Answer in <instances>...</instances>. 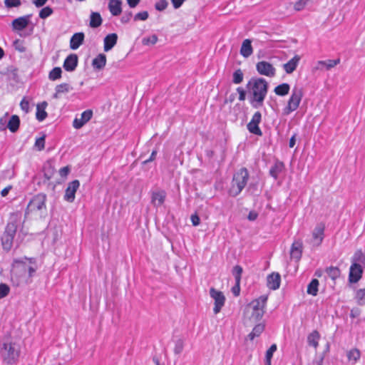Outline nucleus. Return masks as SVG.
<instances>
[{"mask_svg": "<svg viewBox=\"0 0 365 365\" xmlns=\"http://www.w3.org/2000/svg\"><path fill=\"white\" fill-rule=\"evenodd\" d=\"M277 350V345L275 344H272L269 349L266 351V361L265 365H271V360L273 356V354Z\"/></svg>", "mask_w": 365, "mask_h": 365, "instance_id": "40", "label": "nucleus"}, {"mask_svg": "<svg viewBox=\"0 0 365 365\" xmlns=\"http://www.w3.org/2000/svg\"><path fill=\"white\" fill-rule=\"evenodd\" d=\"M324 357L321 356L313 361L312 365H323Z\"/></svg>", "mask_w": 365, "mask_h": 365, "instance_id": "64", "label": "nucleus"}, {"mask_svg": "<svg viewBox=\"0 0 365 365\" xmlns=\"http://www.w3.org/2000/svg\"><path fill=\"white\" fill-rule=\"evenodd\" d=\"M14 46L16 50H17L18 51H19L21 53H24L26 51V48L24 46V41H22L21 39L15 40L14 41Z\"/></svg>", "mask_w": 365, "mask_h": 365, "instance_id": "45", "label": "nucleus"}, {"mask_svg": "<svg viewBox=\"0 0 365 365\" xmlns=\"http://www.w3.org/2000/svg\"><path fill=\"white\" fill-rule=\"evenodd\" d=\"M355 299L358 304L365 305V288L359 289L356 291Z\"/></svg>", "mask_w": 365, "mask_h": 365, "instance_id": "38", "label": "nucleus"}, {"mask_svg": "<svg viewBox=\"0 0 365 365\" xmlns=\"http://www.w3.org/2000/svg\"><path fill=\"white\" fill-rule=\"evenodd\" d=\"M280 275L278 273L273 272L267 277V287L273 290L277 289L280 286Z\"/></svg>", "mask_w": 365, "mask_h": 365, "instance_id": "20", "label": "nucleus"}, {"mask_svg": "<svg viewBox=\"0 0 365 365\" xmlns=\"http://www.w3.org/2000/svg\"><path fill=\"white\" fill-rule=\"evenodd\" d=\"M127 2L130 7L134 8L138 4L140 0H127Z\"/></svg>", "mask_w": 365, "mask_h": 365, "instance_id": "62", "label": "nucleus"}, {"mask_svg": "<svg viewBox=\"0 0 365 365\" xmlns=\"http://www.w3.org/2000/svg\"><path fill=\"white\" fill-rule=\"evenodd\" d=\"M190 219L194 226H197L200 224V217L197 215H192Z\"/></svg>", "mask_w": 365, "mask_h": 365, "instance_id": "57", "label": "nucleus"}, {"mask_svg": "<svg viewBox=\"0 0 365 365\" xmlns=\"http://www.w3.org/2000/svg\"><path fill=\"white\" fill-rule=\"evenodd\" d=\"M47 106L48 103L46 101H43L36 106V119L40 122L44 120L47 117V113L46 111Z\"/></svg>", "mask_w": 365, "mask_h": 365, "instance_id": "24", "label": "nucleus"}, {"mask_svg": "<svg viewBox=\"0 0 365 365\" xmlns=\"http://www.w3.org/2000/svg\"><path fill=\"white\" fill-rule=\"evenodd\" d=\"M210 295L214 300L213 312L217 314L221 311L222 308L225 305V297L222 292L212 287L210 289Z\"/></svg>", "mask_w": 365, "mask_h": 365, "instance_id": "8", "label": "nucleus"}, {"mask_svg": "<svg viewBox=\"0 0 365 365\" xmlns=\"http://www.w3.org/2000/svg\"><path fill=\"white\" fill-rule=\"evenodd\" d=\"M4 4L7 8L16 7L21 4V0H5Z\"/></svg>", "mask_w": 365, "mask_h": 365, "instance_id": "52", "label": "nucleus"}, {"mask_svg": "<svg viewBox=\"0 0 365 365\" xmlns=\"http://www.w3.org/2000/svg\"><path fill=\"white\" fill-rule=\"evenodd\" d=\"M168 5V2L166 0H158L155 4V8L159 11H164Z\"/></svg>", "mask_w": 365, "mask_h": 365, "instance_id": "49", "label": "nucleus"}, {"mask_svg": "<svg viewBox=\"0 0 365 365\" xmlns=\"http://www.w3.org/2000/svg\"><path fill=\"white\" fill-rule=\"evenodd\" d=\"M310 0H298L294 5V9L296 11H302L308 4Z\"/></svg>", "mask_w": 365, "mask_h": 365, "instance_id": "47", "label": "nucleus"}, {"mask_svg": "<svg viewBox=\"0 0 365 365\" xmlns=\"http://www.w3.org/2000/svg\"><path fill=\"white\" fill-rule=\"evenodd\" d=\"M93 116L91 110H86L81 114L80 118H76L73 122V126L76 129L81 128L86 123H88Z\"/></svg>", "mask_w": 365, "mask_h": 365, "instance_id": "13", "label": "nucleus"}, {"mask_svg": "<svg viewBox=\"0 0 365 365\" xmlns=\"http://www.w3.org/2000/svg\"><path fill=\"white\" fill-rule=\"evenodd\" d=\"M20 120L19 116L14 115L11 117L8 122L7 128L10 130L11 132H16L19 127Z\"/></svg>", "mask_w": 365, "mask_h": 365, "instance_id": "30", "label": "nucleus"}, {"mask_svg": "<svg viewBox=\"0 0 365 365\" xmlns=\"http://www.w3.org/2000/svg\"><path fill=\"white\" fill-rule=\"evenodd\" d=\"M48 0H33V4L36 7H41L43 6Z\"/></svg>", "mask_w": 365, "mask_h": 365, "instance_id": "59", "label": "nucleus"}, {"mask_svg": "<svg viewBox=\"0 0 365 365\" xmlns=\"http://www.w3.org/2000/svg\"><path fill=\"white\" fill-rule=\"evenodd\" d=\"M46 195L45 194L39 193L34 196L27 205L26 214L46 212Z\"/></svg>", "mask_w": 365, "mask_h": 365, "instance_id": "5", "label": "nucleus"}, {"mask_svg": "<svg viewBox=\"0 0 365 365\" xmlns=\"http://www.w3.org/2000/svg\"><path fill=\"white\" fill-rule=\"evenodd\" d=\"M346 356L349 361L355 364L360 359L361 353L359 349H352L347 352Z\"/></svg>", "mask_w": 365, "mask_h": 365, "instance_id": "36", "label": "nucleus"}, {"mask_svg": "<svg viewBox=\"0 0 365 365\" xmlns=\"http://www.w3.org/2000/svg\"><path fill=\"white\" fill-rule=\"evenodd\" d=\"M249 178L248 171L246 168L240 169L233 176L231 187L229 190L230 195H238L245 187Z\"/></svg>", "mask_w": 365, "mask_h": 365, "instance_id": "4", "label": "nucleus"}, {"mask_svg": "<svg viewBox=\"0 0 365 365\" xmlns=\"http://www.w3.org/2000/svg\"><path fill=\"white\" fill-rule=\"evenodd\" d=\"M158 36L155 34L144 37L142 40V43L145 46L154 45L158 41Z\"/></svg>", "mask_w": 365, "mask_h": 365, "instance_id": "43", "label": "nucleus"}, {"mask_svg": "<svg viewBox=\"0 0 365 365\" xmlns=\"http://www.w3.org/2000/svg\"><path fill=\"white\" fill-rule=\"evenodd\" d=\"M340 62L339 59L335 60H327V61H319L316 66L314 67V70H323L324 68L327 70H329L331 68H334Z\"/></svg>", "mask_w": 365, "mask_h": 365, "instance_id": "18", "label": "nucleus"}, {"mask_svg": "<svg viewBox=\"0 0 365 365\" xmlns=\"http://www.w3.org/2000/svg\"><path fill=\"white\" fill-rule=\"evenodd\" d=\"M252 42L250 39H245L242 42L241 48H240V54L245 57L248 58L250 56L253 52V49L252 47Z\"/></svg>", "mask_w": 365, "mask_h": 365, "instance_id": "27", "label": "nucleus"}, {"mask_svg": "<svg viewBox=\"0 0 365 365\" xmlns=\"http://www.w3.org/2000/svg\"><path fill=\"white\" fill-rule=\"evenodd\" d=\"M122 2L120 0H110L108 9L113 16H118L122 12Z\"/></svg>", "mask_w": 365, "mask_h": 365, "instance_id": "25", "label": "nucleus"}, {"mask_svg": "<svg viewBox=\"0 0 365 365\" xmlns=\"http://www.w3.org/2000/svg\"><path fill=\"white\" fill-rule=\"evenodd\" d=\"M118 36L116 34H110L104 38V51H109L116 44Z\"/></svg>", "mask_w": 365, "mask_h": 365, "instance_id": "22", "label": "nucleus"}, {"mask_svg": "<svg viewBox=\"0 0 365 365\" xmlns=\"http://www.w3.org/2000/svg\"><path fill=\"white\" fill-rule=\"evenodd\" d=\"M20 354V346L15 341L6 340L0 348V356L3 361L8 364L15 363Z\"/></svg>", "mask_w": 365, "mask_h": 365, "instance_id": "3", "label": "nucleus"}, {"mask_svg": "<svg viewBox=\"0 0 365 365\" xmlns=\"http://www.w3.org/2000/svg\"><path fill=\"white\" fill-rule=\"evenodd\" d=\"M302 242L301 241L294 242L292 245L290 251L291 257L297 260H299L302 257Z\"/></svg>", "mask_w": 365, "mask_h": 365, "instance_id": "23", "label": "nucleus"}, {"mask_svg": "<svg viewBox=\"0 0 365 365\" xmlns=\"http://www.w3.org/2000/svg\"><path fill=\"white\" fill-rule=\"evenodd\" d=\"M166 195H167V194L165 190H159L154 191L152 193V197H151L152 203L155 207L161 206L165 200Z\"/></svg>", "mask_w": 365, "mask_h": 365, "instance_id": "16", "label": "nucleus"}, {"mask_svg": "<svg viewBox=\"0 0 365 365\" xmlns=\"http://www.w3.org/2000/svg\"><path fill=\"white\" fill-rule=\"evenodd\" d=\"M237 91L239 93V100L240 101H245V97H246V92H245V91L242 88L238 87L237 88Z\"/></svg>", "mask_w": 365, "mask_h": 365, "instance_id": "55", "label": "nucleus"}, {"mask_svg": "<svg viewBox=\"0 0 365 365\" xmlns=\"http://www.w3.org/2000/svg\"><path fill=\"white\" fill-rule=\"evenodd\" d=\"M257 217V213L255 212H250L248 215V219L251 221L255 220Z\"/></svg>", "mask_w": 365, "mask_h": 365, "instance_id": "63", "label": "nucleus"}, {"mask_svg": "<svg viewBox=\"0 0 365 365\" xmlns=\"http://www.w3.org/2000/svg\"><path fill=\"white\" fill-rule=\"evenodd\" d=\"M20 107L23 111L25 113H29L30 105L29 101H27L25 98H23L20 103Z\"/></svg>", "mask_w": 365, "mask_h": 365, "instance_id": "53", "label": "nucleus"}, {"mask_svg": "<svg viewBox=\"0 0 365 365\" xmlns=\"http://www.w3.org/2000/svg\"><path fill=\"white\" fill-rule=\"evenodd\" d=\"M257 72L268 77H272L275 75V68L274 66L264 61H259L256 65Z\"/></svg>", "mask_w": 365, "mask_h": 365, "instance_id": "11", "label": "nucleus"}, {"mask_svg": "<svg viewBox=\"0 0 365 365\" xmlns=\"http://www.w3.org/2000/svg\"><path fill=\"white\" fill-rule=\"evenodd\" d=\"M10 292V287L4 283L0 284V299L6 297Z\"/></svg>", "mask_w": 365, "mask_h": 365, "instance_id": "48", "label": "nucleus"}, {"mask_svg": "<svg viewBox=\"0 0 365 365\" xmlns=\"http://www.w3.org/2000/svg\"><path fill=\"white\" fill-rule=\"evenodd\" d=\"M11 189H12V186L11 185H8L7 187H6L1 192V196L2 197H6Z\"/></svg>", "mask_w": 365, "mask_h": 365, "instance_id": "61", "label": "nucleus"}, {"mask_svg": "<svg viewBox=\"0 0 365 365\" xmlns=\"http://www.w3.org/2000/svg\"><path fill=\"white\" fill-rule=\"evenodd\" d=\"M185 0H171V2L175 9L180 8Z\"/></svg>", "mask_w": 365, "mask_h": 365, "instance_id": "58", "label": "nucleus"}, {"mask_svg": "<svg viewBox=\"0 0 365 365\" xmlns=\"http://www.w3.org/2000/svg\"><path fill=\"white\" fill-rule=\"evenodd\" d=\"M26 262L23 260L16 259L15 260V263L19 264L22 267V269H28L29 277H33L34 274L36 272L37 269V266L36 264V260L34 258H26L24 259Z\"/></svg>", "mask_w": 365, "mask_h": 365, "instance_id": "12", "label": "nucleus"}, {"mask_svg": "<svg viewBox=\"0 0 365 365\" xmlns=\"http://www.w3.org/2000/svg\"><path fill=\"white\" fill-rule=\"evenodd\" d=\"M244 74L240 69L236 70L232 75V82L235 84H240L242 82Z\"/></svg>", "mask_w": 365, "mask_h": 365, "instance_id": "42", "label": "nucleus"}, {"mask_svg": "<svg viewBox=\"0 0 365 365\" xmlns=\"http://www.w3.org/2000/svg\"><path fill=\"white\" fill-rule=\"evenodd\" d=\"M78 65V57L76 54H70L63 63V68L67 71H73Z\"/></svg>", "mask_w": 365, "mask_h": 365, "instance_id": "19", "label": "nucleus"}, {"mask_svg": "<svg viewBox=\"0 0 365 365\" xmlns=\"http://www.w3.org/2000/svg\"><path fill=\"white\" fill-rule=\"evenodd\" d=\"M84 34L82 32L74 34L70 40V48L73 50L78 49L84 41Z\"/></svg>", "mask_w": 365, "mask_h": 365, "instance_id": "21", "label": "nucleus"}, {"mask_svg": "<svg viewBox=\"0 0 365 365\" xmlns=\"http://www.w3.org/2000/svg\"><path fill=\"white\" fill-rule=\"evenodd\" d=\"M283 168L282 163H277L271 168L269 170L270 175L274 179H277L279 173L282 171Z\"/></svg>", "mask_w": 365, "mask_h": 365, "instance_id": "41", "label": "nucleus"}, {"mask_svg": "<svg viewBox=\"0 0 365 365\" xmlns=\"http://www.w3.org/2000/svg\"><path fill=\"white\" fill-rule=\"evenodd\" d=\"M325 272L327 276L334 281L339 278L341 274L340 269L338 267L333 266L327 267Z\"/></svg>", "mask_w": 365, "mask_h": 365, "instance_id": "32", "label": "nucleus"}, {"mask_svg": "<svg viewBox=\"0 0 365 365\" xmlns=\"http://www.w3.org/2000/svg\"><path fill=\"white\" fill-rule=\"evenodd\" d=\"M247 129L252 134H255V135H257L259 136H261L262 135V132L260 130L259 125L257 124L252 122L251 120L247 124Z\"/></svg>", "mask_w": 365, "mask_h": 365, "instance_id": "39", "label": "nucleus"}, {"mask_svg": "<svg viewBox=\"0 0 365 365\" xmlns=\"http://www.w3.org/2000/svg\"><path fill=\"white\" fill-rule=\"evenodd\" d=\"M148 18V11H141L138 14H136L134 16L135 21H145Z\"/></svg>", "mask_w": 365, "mask_h": 365, "instance_id": "51", "label": "nucleus"}, {"mask_svg": "<svg viewBox=\"0 0 365 365\" xmlns=\"http://www.w3.org/2000/svg\"><path fill=\"white\" fill-rule=\"evenodd\" d=\"M70 172V168L68 166L61 168L59 170V175L62 178H66Z\"/></svg>", "mask_w": 365, "mask_h": 365, "instance_id": "56", "label": "nucleus"}, {"mask_svg": "<svg viewBox=\"0 0 365 365\" xmlns=\"http://www.w3.org/2000/svg\"><path fill=\"white\" fill-rule=\"evenodd\" d=\"M102 24V18L99 13L92 12L90 17V26L91 28H97Z\"/></svg>", "mask_w": 365, "mask_h": 365, "instance_id": "31", "label": "nucleus"}, {"mask_svg": "<svg viewBox=\"0 0 365 365\" xmlns=\"http://www.w3.org/2000/svg\"><path fill=\"white\" fill-rule=\"evenodd\" d=\"M62 70L60 67L53 68L48 73V78L51 81H56L61 77Z\"/></svg>", "mask_w": 365, "mask_h": 365, "instance_id": "37", "label": "nucleus"}, {"mask_svg": "<svg viewBox=\"0 0 365 365\" xmlns=\"http://www.w3.org/2000/svg\"><path fill=\"white\" fill-rule=\"evenodd\" d=\"M53 14V9L49 6L43 8L39 12V17L41 19H46Z\"/></svg>", "mask_w": 365, "mask_h": 365, "instance_id": "46", "label": "nucleus"}, {"mask_svg": "<svg viewBox=\"0 0 365 365\" xmlns=\"http://www.w3.org/2000/svg\"><path fill=\"white\" fill-rule=\"evenodd\" d=\"M17 230L16 222H9L1 237L2 245L4 250H9L12 246L13 240Z\"/></svg>", "mask_w": 365, "mask_h": 365, "instance_id": "7", "label": "nucleus"}, {"mask_svg": "<svg viewBox=\"0 0 365 365\" xmlns=\"http://www.w3.org/2000/svg\"><path fill=\"white\" fill-rule=\"evenodd\" d=\"M106 64V56L104 53L98 54L93 59L92 66L95 69L101 70Z\"/></svg>", "mask_w": 365, "mask_h": 365, "instance_id": "26", "label": "nucleus"}, {"mask_svg": "<svg viewBox=\"0 0 365 365\" xmlns=\"http://www.w3.org/2000/svg\"><path fill=\"white\" fill-rule=\"evenodd\" d=\"M264 326L262 324H257L251 331V333L248 335V338L250 340H253L255 337L259 336L264 331Z\"/></svg>", "mask_w": 365, "mask_h": 365, "instance_id": "35", "label": "nucleus"}, {"mask_svg": "<svg viewBox=\"0 0 365 365\" xmlns=\"http://www.w3.org/2000/svg\"><path fill=\"white\" fill-rule=\"evenodd\" d=\"M31 15H26L19 17L12 21V26L14 29L21 31L27 27L30 22Z\"/></svg>", "mask_w": 365, "mask_h": 365, "instance_id": "15", "label": "nucleus"}, {"mask_svg": "<svg viewBox=\"0 0 365 365\" xmlns=\"http://www.w3.org/2000/svg\"><path fill=\"white\" fill-rule=\"evenodd\" d=\"M72 90V87L66 83H61L56 86L55 93L53 94L54 98H58L61 93H68Z\"/></svg>", "mask_w": 365, "mask_h": 365, "instance_id": "28", "label": "nucleus"}, {"mask_svg": "<svg viewBox=\"0 0 365 365\" xmlns=\"http://www.w3.org/2000/svg\"><path fill=\"white\" fill-rule=\"evenodd\" d=\"M303 97V91L300 88H294L288 100L287 105L283 108V115H288L295 111L299 106Z\"/></svg>", "mask_w": 365, "mask_h": 365, "instance_id": "6", "label": "nucleus"}, {"mask_svg": "<svg viewBox=\"0 0 365 365\" xmlns=\"http://www.w3.org/2000/svg\"><path fill=\"white\" fill-rule=\"evenodd\" d=\"M80 186L78 180H75L71 182L66 190L64 195V200L67 202H72L75 200V194Z\"/></svg>", "mask_w": 365, "mask_h": 365, "instance_id": "14", "label": "nucleus"}, {"mask_svg": "<svg viewBox=\"0 0 365 365\" xmlns=\"http://www.w3.org/2000/svg\"><path fill=\"white\" fill-rule=\"evenodd\" d=\"M363 269L359 263H353L349 269V281L350 283L358 282L362 277Z\"/></svg>", "mask_w": 365, "mask_h": 365, "instance_id": "9", "label": "nucleus"}, {"mask_svg": "<svg viewBox=\"0 0 365 365\" xmlns=\"http://www.w3.org/2000/svg\"><path fill=\"white\" fill-rule=\"evenodd\" d=\"M247 89L251 96L250 103L255 108L263 106L268 91V83L262 78H252L247 84Z\"/></svg>", "mask_w": 365, "mask_h": 365, "instance_id": "1", "label": "nucleus"}, {"mask_svg": "<svg viewBox=\"0 0 365 365\" xmlns=\"http://www.w3.org/2000/svg\"><path fill=\"white\" fill-rule=\"evenodd\" d=\"M290 86L288 83H282L274 88V93L279 96H284L289 93Z\"/></svg>", "mask_w": 365, "mask_h": 365, "instance_id": "33", "label": "nucleus"}, {"mask_svg": "<svg viewBox=\"0 0 365 365\" xmlns=\"http://www.w3.org/2000/svg\"><path fill=\"white\" fill-rule=\"evenodd\" d=\"M182 350V343L181 341H178L175 347V353L180 354Z\"/></svg>", "mask_w": 365, "mask_h": 365, "instance_id": "60", "label": "nucleus"}, {"mask_svg": "<svg viewBox=\"0 0 365 365\" xmlns=\"http://www.w3.org/2000/svg\"><path fill=\"white\" fill-rule=\"evenodd\" d=\"M320 339V334L317 331H313L309 334L307 337V341L309 346H313L315 349L319 346V340Z\"/></svg>", "mask_w": 365, "mask_h": 365, "instance_id": "29", "label": "nucleus"}, {"mask_svg": "<svg viewBox=\"0 0 365 365\" xmlns=\"http://www.w3.org/2000/svg\"><path fill=\"white\" fill-rule=\"evenodd\" d=\"M35 146L38 150H42L45 147V137L42 136L36 140Z\"/></svg>", "mask_w": 365, "mask_h": 365, "instance_id": "50", "label": "nucleus"}, {"mask_svg": "<svg viewBox=\"0 0 365 365\" xmlns=\"http://www.w3.org/2000/svg\"><path fill=\"white\" fill-rule=\"evenodd\" d=\"M262 120V114L259 111H257L254 113V115H252V118L251 119V121L259 125V124L260 123Z\"/></svg>", "mask_w": 365, "mask_h": 365, "instance_id": "54", "label": "nucleus"}, {"mask_svg": "<svg viewBox=\"0 0 365 365\" xmlns=\"http://www.w3.org/2000/svg\"><path fill=\"white\" fill-rule=\"evenodd\" d=\"M319 281L313 279L307 286V293L312 296H316L318 293Z\"/></svg>", "mask_w": 365, "mask_h": 365, "instance_id": "34", "label": "nucleus"}, {"mask_svg": "<svg viewBox=\"0 0 365 365\" xmlns=\"http://www.w3.org/2000/svg\"><path fill=\"white\" fill-rule=\"evenodd\" d=\"M267 296L262 295L252 301L245 309V314L253 322L259 321L264 314Z\"/></svg>", "mask_w": 365, "mask_h": 365, "instance_id": "2", "label": "nucleus"}, {"mask_svg": "<svg viewBox=\"0 0 365 365\" xmlns=\"http://www.w3.org/2000/svg\"><path fill=\"white\" fill-rule=\"evenodd\" d=\"M325 225L321 222L316 225L312 231V244L319 246L322 244L324 237Z\"/></svg>", "mask_w": 365, "mask_h": 365, "instance_id": "10", "label": "nucleus"}, {"mask_svg": "<svg viewBox=\"0 0 365 365\" xmlns=\"http://www.w3.org/2000/svg\"><path fill=\"white\" fill-rule=\"evenodd\" d=\"M242 273V268L240 266L236 265L234 267L232 274L235 277V282L237 284H240Z\"/></svg>", "mask_w": 365, "mask_h": 365, "instance_id": "44", "label": "nucleus"}, {"mask_svg": "<svg viewBox=\"0 0 365 365\" xmlns=\"http://www.w3.org/2000/svg\"><path fill=\"white\" fill-rule=\"evenodd\" d=\"M301 57L295 55L287 63L283 65V68L287 74L292 73L297 68L300 61Z\"/></svg>", "mask_w": 365, "mask_h": 365, "instance_id": "17", "label": "nucleus"}]
</instances>
